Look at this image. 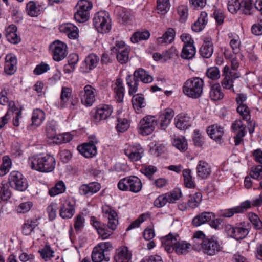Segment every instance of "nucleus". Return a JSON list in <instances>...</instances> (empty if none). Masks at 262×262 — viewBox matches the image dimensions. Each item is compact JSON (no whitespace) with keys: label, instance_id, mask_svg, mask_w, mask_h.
Returning a JSON list of instances; mask_svg holds the SVG:
<instances>
[{"label":"nucleus","instance_id":"1","mask_svg":"<svg viewBox=\"0 0 262 262\" xmlns=\"http://www.w3.org/2000/svg\"><path fill=\"white\" fill-rule=\"evenodd\" d=\"M104 217L107 219V225L98 221L95 216L91 217V223L103 239L108 238L115 230L119 224L117 212L108 205L102 207Z\"/></svg>","mask_w":262,"mask_h":262},{"label":"nucleus","instance_id":"2","mask_svg":"<svg viewBox=\"0 0 262 262\" xmlns=\"http://www.w3.org/2000/svg\"><path fill=\"white\" fill-rule=\"evenodd\" d=\"M162 246L168 253L173 251L179 254H184L188 252L191 244L186 241L179 239L177 234L171 233L162 238Z\"/></svg>","mask_w":262,"mask_h":262},{"label":"nucleus","instance_id":"3","mask_svg":"<svg viewBox=\"0 0 262 262\" xmlns=\"http://www.w3.org/2000/svg\"><path fill=\"white\" fill-rule=\"evenodd\" d=\"M204 86V82L202 78L194 77L187 79L184 82L182 90L187 97L192 99H198L203 94Z\"/></svg>","mask_w":262,"mask_h":262},{"label":"nucleus","instance_id":"4","mask_svg":"<svg viewBox=\"0 0 262 262\" xmlns=\"http://www.w3.org/2000/svg\"><path fill=\"white\" fill-rule=\"evenodd\" d=\"M29 164L32 169L42 172H50L55 169L56 161L54 157L46 155L29 159Z\"/></svg>","mask_w":262,"mask_h":262},{"label":"nucleus","instance_id":"5","mask_svg":"<svg viewBox=\"0 0 262 262\" xmlns=\"http://www.w3.org/2000/svg\"><path fill=\"white\" fill-rule=\"evenodd\" d=\"M117 186L121 191H129L133 193H138L142 188V183L138 177L130 176L121 179L118 182Z\"/></svg>","mask_w":262,"mask_h":262},{"label":"nucleus","instance_id":"6","mask_svg":"<svg viewBox=\"0 0 262 262\" xmlns=\"http://www.w3.org/2000/svg\"><path fill=\"white\" fill-rule=\"evenodd\" d=\"M111 20L109 14L105 11L97 12L93 18V25L98 32L106 33L111 29Z\"/></svg>","mask_w":262,"mask_h":262},{"label":"nucleus","instance_id":"7","mask_svg":"<svg viewBox=\"0 0 262 262\" xmlns=\"http://www.w3.org/2000/svg\"><path fill=\"white\" fill-rule=\"evenodd\" d=\"M77 11L74 14L76 21L82 23L88 21L90 17V11L93 8V3L89 0H80L77 5Z\"/></svg>","mask_w":262,"mask_h":262},{"label":"nucleus","instance_id":"8","mask_svg":"<svg viewBox=\"0 0 262 262\" xmlns=\"http://www.w3.org/2000/svg\"><path fill=\"white\" fill-rule=\"evenodd\" d=\"M10 186L20 191H24L28 188V183L23 175L17 171L11 172L9 176Z\"/></svg>","mask_w":262,"mask_h":262},{"label":"nucleus","instance_id":"9","mask_svg":"<svg viewBox=\"0 0 262 262\" xmlns=\"http://www.w3.org/2000/svg\"><path fill=\"white\" fill-rule=\"evenodd\" d=\"M54 60L59 62L62 60L68 54L66 43L58 40L53 42L50 46Z\"/></svg>","mask_w":262,"mask_h":262},{"label":"nucleus","instance_id":"10","mask_svg":"<svg viewBox=\"0 0 262 262\" xmlns=\"http://www.w3.org/2000/svg\"><path fill=\"white\" fill-rule=\"evenodd\" d=\"M111 50L117 54V60L120 63H126L128 61L129 50L125 46L124 42L117 41L115 46L111 47Z\"/></svg>","mask_w":262,"mask_h":262},{"label":"nucleus","instance_id":"11","mask_svg":"<svg viewBox=\"0 0 262 262\" xmlns=\"http://www.w3.org/2000/svg\"><path fill=\"white\" fill-rule=\"evenodd\" d=\"M223 72L224 77L221 82L222 86L224 89L233 90L234 80L239 77V73L237 71H231L227 66L224 67Z\"/></svg>","mask_w":262,"mask_h":262},{"label":"nucleus","instance_id":"12","mask_svg":"<svg viewBox=\"0 0 262 262\" xmlns=\"http://www.w3.org/2000/svg\"><path fill=\"white\" fill-rule=\"evenodd\" d=\"M156 117L154 116H147L142 119L140 122V130L143 136L150 134L154 130L157 125Z\"/></svg>","mask_w":262,"mask_h":262},{"label":"nucleus","instance_id":"13","mask_svg":"<svg viewBox=\"0 0 262 262\" xmlns=\"http://www.w3.org/2000/svg\"><path fill=\"white\" fill-rule=\"evenodd\" d=\"M225 231L231 237L236 240L243 239L248 235V230L243 226L234 227L231 225H225Z\"/></svg>","mask_w":262,"mask_h":262},{"label":"nucleus","instance_id":"14","mask_svg":"<svg viewBox=\"0 0 262 262\" xmlns=\"http://www.w3.org/2000/svg\"><path fill=\"white\" fill-rule=\"evenodd\" d=\"M222 247L219 243L213 239L205 238L202 243V249L204 253L208 255H214L221 250Z\"/></svg>","mask_w":262,"mask_h":262},{"label":"nucleus","instance_id":"15","mask_svg":"<svg viewBox=\"0 0 262 262\" xmlns=\"http://www.w3.org/2000/svg\"><path fill=\"white\" fill-rule=\"evenodd\" d=\"M95 89L90 85H86L84 90L79 93L82 103L86 106H91L95 101Z\"/></svg>","mask_w":262,"mask_h":262},{"label":"nucleus","instance_id":"16","mask_svg":"<svg viewBox=\"0 0 262 262\" xmlns=\"http://www.w3.org/2000/svg\"><path fill=\"white\" fill-rule=\"evenodd\" d=\"M75 202L72 200H66L61 205L59 213L60 216L64 219H71L75 213Z\"/></svg>","mask_w":262,"mask_h":262},{"label":"nucleus","instance_id":"17","mask_svg":"<svg viewBox=\"0 0 262 262\" xmlns=\"http://www.w3.org/2000/svg\"><path fill=\"white\" fill-rule=\"evenodd\" d=\"M144 149L139 144L128 147L124 150V154L133 162L140 160L144 155Z\"/></svg>","mask_w":262,"mask_h":262},{"label":"nucleus","instance_id":"18","mask_svg":"<svg viewBox=\"0 0 262 262\" xmlns=\"http://www.w3.org/2000/svg\"><path fill=\"white\" fill-rule=\"evenodd\" d=\"M99 58L95 54H90L84 59L80 68L82 73H89L98 65Z\"/></svg>","mask_w":262,"mask_h":262},{"label":"nucleus","instance_id":"19","mask_svg":"<svg viewBox=\"0 0 262 262\" xmlns=\"http://www.w3.org/2000/svg\"><path fill=\"white\" fill-rule=\"evenodd\" d=\"M113 112L112 106L107 104H101L97 107L94 118L97 121L106 120Z\"/></svg>","mask_w":262,"mask_h":262},{"label":"nucleus","instance_id":"20","mask_svg":"<svg viewBox=\"0 0 262 262\" xmlns=\"http://www.w3.org/2000/svg\"><path fill=\"white\" fill-rule=\"evenodd\" d=\"M17 70V58L15 55L9 54L6 56L4 71L8 75L13 74Z\"/></svg>","mask_w":262,"mask_h":262},{"label":"nucleus","instance_id":"21","mask_svg":"<svg viewBox=\"0 0 262 262\" xmlns=\"http://www.w3.org/2000/svg\"><path fill=\"white\" fill-rule=\"evenodd\" d=\"M132 254L126 247H120L116 249L114 256L116 262H129L131 259Z\"/></svg>","mask_w":262,"mask_h":262},{"label":"nucleus","instance_id":"22","mask_svg":"<svg viewBox=\"0 0 262 262\" xmlns=\"http://www.w3.org/2000/svg\"><path fill=\"white\" fill-rule=\"evenodd\" d=\"M101 188V185L96 182L83 184L79 187V193L81 195H92L98 192Z\"/></svg>","mask_w":262,"mask_h":262},{"label":"nucleus","instance_id":"23","mask_svg":"<svg viewBox=\"0 0 262 262\" xmlns=\"http://www.w3.org/2000/svg\"><path fill=\"white\" fill-rule=\"evenodd\" d=\"M174 115V111L171 108H167L160 114L159 120L160 121V128L161 129L165 130Z\"/></svg>","mask_w":262,"mask_h":262},{"label":"nucleus","instance_id":"24","mask_svg":"<svg viewBox=\"0 0 262 262\" xmlns=\"http://www.w3.org/2000/svg\"><path fill=\"white\" fill-rule=\"evenodd\" d=\"M77 150L81 155L87 158L93 157L96 155L97 152L96 146L89 143H85L78 146Z\"/></svg>","mask_w":262,"mask_h":262},{"label":"nucleus","instance_id":"25","mask_svg":"<svg viewBox=\"0 0 262 262\" xmlns=\"http://www.w3.org/2000/svg\"><path fill=\"white\" fill-rule=\"evenodd\" d=\"M201 56L205 58L211 57L213 52V45L211 39L206 38L199 50Z\"/></svg>","mask_w":262,"mask_h":262},{"label":"nucleus","instance_id":"26","mask_svg":"<svg viewBox=\"0 0 262 262\" xmlns=\"http://www.w3.org/2000/svg\"><path fill=\"white\" fill-rule=\"evenodd\" d=\"M215 217L214 214L210 212H203L195 216L192 221L194 226H199L206 222H210Z\"/></svg>","mask_w":262,"mask_h":262},{"label":"nucleus","instance_id":"27","mask_svg":"<svg viewBox=\"0 0 262 262\" xmlns=\"http://www.w3.org/2000/svg\"><path fill=\"white\" fill-rule=\"evenodd\" d=\"M133 77L137 80H140L144 83H150L153 81V77L148 72L143 68H138L136 69L133 74Z\"/></svg>","mask_w":262,"mask_h":262},{"label":"nucleus","instance_id":"28","mask_svg":"<svg viewBox=\"0 0 262 262\" xmlns=\"http://www.w3.org/2000/svg\"><path fill=\"white\" fill-rule=\"evenodd\" d=\"M197 176L202 179L207 178L211 174V168L208 163L201 160L196 167Z\"/></svg>","mask_w":262,"mask_h":262},{"label":"nucleus","instance_id":"29","mask_svg":"<svg viewBox=\"0 0 262 262\" xmlns=\"http://www.w3.org/2000/svg\"><path fill=\"white\" fill-rule=\"evenodd\" d=\"M17 27L14 25H10L5 30V35L7 39L11 43L17 44L20 41V37L16 33Z\"/></svg>","mask_w":262,"mask_h":262},{"label":"nucleus","instance_id":"30","mask_svg":"<svg viewBox=\"0 0 262 262\" xmlns=\"http://www.w3.org/2000/svg\"><path fill=\"white\" fill-rule=\"evenodd\" d=\"M176 127L180 130H185L191 126L190 118L186 115H180L174 118Z\"/></svg>","mask_w":262,"mask_h":262},{"label":"nucleus","instance_id":"31","mask_svg":"<svg viewBox=\"0 0 262 262\" xmlns=\"http://www.w3.org/2000/svg\"><path fill=\"white\" fill-rule=\"evenodd\" d=\"M175 35L176 32L174 30L171 28H169L163 34L162 36L157 38V43L159 45L171 43L174 39Z\"/></svg>","mask_w":262,"mask_h":262},{"label":"nucleus","instance_id":"32","mask_svg":"<svg viewBox=\"0 0 262 262\" xmlns=\"http://www.w3.org/2000/svg\"><path fill=\"white\" fill-rule=\"evenodd\" d=\"M207 132L210 138L216 141H220L224 134L223 128L217 124L209 126Z\"/></svg>","mask_w":262,"mask_h":262},{"label":"nucleus","instance_id":"33","mask_svg":"<svg viewBox=\"0 0 262 262\" xmlns=\"http://www.w3.org/2000/svg\"><path fill=\"white\" fill-rule=\"evenodd\" d=\"M132 102L133 108L137 113H141L142 109L146 105L144 97L141 94L133 95Z\"/></svg>","mask_w":262,"mask_h":262},{"label":"nucleus","instance_id":"34","mask_svg":"<svg viewBox=\"0 0 262 262\" xmlns=\"http://www.w3.org/2000/svg\"><path fill=\"white\" fill-rule=\"evenodd\" d=\"M61 32L67 34L70 39H76L78 36V29L72 24H66L60 27Z\"/></svg>","mask_w":262,"mask_h":262},{"label":"nucleus","instance_id":"35","mask_svg":"<svg viewBox=\"0 0 262 262\" xmlns=\"http://www.w3.org/2000/svg\"><path fill=\"white\" fill-rule=\"evenodd\" d=\"M207 22V13L205 11H202L197 21L192 25V30L195 32H199L205 28Z\"/></svg>","mask_w":262,"mask_h":262},{"label":"nucleus","instance_id":"36","mask_svg":"<svg viewBox=\"0 0 262 262\" xmlns=\"http://www.w3.org/2000/svg\"><path fill=\"white\" fill-rule=\"evenodd\" d=\"M45 119V113L40 109L34 110L31 118L32 123L31 126H35L36 127L40 126Z\"/></svg>","mask_w":262,"mask_h":262},{"label":"nucleus","instance_id":"37","mask_svg":"<svg viewBox=\"0 0 262 262\" xmlns=\"http://www.w3.org/2000/svg\"><path fill=\"white\" fill-rule=\"evenodd\" d=\"M39 222L37 219L27 220L22 226V232L25 235H29L34 229L38 225Z\"/></svg>","mask_w":262,"mask_h":262},{"label":"nucleus","instance_id":"38","mask_svg":"<svg viewBox=\"0 0 262 262\" xmlns=\"http://www.w3.org/2000/svg\"><path fill=\"white\" fill-rule=\"evenodd\" d=\"M114 91L117 101L119 102H122L124 95V88L123 86L122 80L120 78L116 79L114 84Z\"/></svg>","mask_w":262,"mask_h":262},{"label":"nucleus","instance_id":"39","mask_svg":"<svg viewBox=\"0 0 262 262\" xmlns=\"http://www.w3.org/2000/svg\"><path fill=\"white\" fill-rule=\"evenodd\" d=\"M92 259L93 262H102L103 260L108 261L110 258L99 247H95L92 253Z\"/></svg>","mask_w":262,"mask_h":262},{"label":"nucleus","instance_id":"40","mask_svg":"<svg viewBox=\"0 0 262 262\" xmlns=\"http://www.w3.org/2000/svg\"><path fill=\"white\" fill-rule=\"evenodd\" d=\"M71 95L72 90L71 88L66 86L62 88L60 97L61 102L59 106L60 108H63L67 106Z\"/></svg>","mask_w":262,"mask_h":262},{"label":"nucleus","instance_id":"41","mask_svg":"<svg viewBox=\"0 0 262 262\" xmlns=\"http://www.w3.org/2000/svg\"><path fill=\"white\" fill-rule=\"evenodd\" d=\"M196 53V49L194 44L191 43L189 45H184L181 56L185 59H192Z\"/></svg>","mask_w":262,"mask_h":262},{"label":"nucleus","instance_id":"42","mask_svg":"<svg viewBox=\"0 0 262 262\" xmlns=\"http://www.w3.org/2000/svg\"><path fill=\"white\" fill-rule=\"evenodd\" d=\"M210 98L213 101L221 100L224 97V94L221 92V86L219 83L213 84L209 93Z\"/></svg>","mask_w":262,"mask_h":262},{"label":"nucleus","instance_id":"43","mask_svg":"<svg viewBox=\"0 0 262 262\" xmlns=\"http://www.w3.org/2000/svg\"><path fill=\"white\" fill-rule=\"evenodd\" d=\"M41 6H36V4L33 2H29L26 6V11L27 14L31 17H36L41 12Z\"/></svg>","mask_w":262,"mask_h":262},{"label":"nucleus","instance_id":"44","mask_svg":"<svg viewBox=\"0 0 262 262\" xmlns=\"http://www.w3.org/2000/svg\"><path fill=\"white\" fill-rule=\"evenodd\" d=\"M183 176L184 178V184L188 188H194L195 187L194 182L192 179L191 170L185 169L183 171Z\"/></svg>","mask_w":262,"mask_h":262},{"label":"nucleus","instance_id":"45","mask_svg":"<svg viewBox=\"0 0 262 262\" xmlns=\"http://www.w3.org/2000/svg\"><path fill=\"white\" fill-rule=\"evenodd\" d=\"M126 83L128 86V93L130 95H133L138 91L139 81L132 77L131 75H128L126 78Z\"/></svg>","mask_w":262,"mask_h":262},{"label":"nucleus","instance_id":"46","mask_svg":"<svg viewBox=\"0 0 262 262\" xmlns=\"http://www.w3.org/2000/svg\"><path fill=\"white\" fill-rule=\"evenodd\" d=\"M202 200V194L200 192L195 193L189 196V199L187 201V205L191 208L197 207Z\"/></svg>","mask_w":262,"mask_h":262},{"label":"nucleus","instance_id":"47","mask_svg":"<svg viewBox=\"0 0 262 262\" xmlns=\"http://www.w3.org/2000/svg\"><path fill=\"white\" fill-rule=\"evenodd\" d=\"M149 36L150 33L147 30L143 32L137 31L133 34L130 40L133 43H137L141 40L147 39Z\"/></svg>","mask_w":262,"mask_h":262},{"label":"nucleus","instance_id":"48","mask_svg":"<svg viewBox=\"0 0 262 262\" xmlns=\"http://www.w3.org/2000/svg\"><path fill=\"white\" fill-rule=\"evenodd\" d=\"M66 186L62 181H59L56 185L51 188L49 191V194L51 196H54L64 192Z\"/></svg>","mask_w":262,"mask_h":262},{"label":"nucleus","instance_id":"49","mask_svg":"<svg viewBox=\"0 0 262 262\" xmlns=\"http://www.w3.org/2000/svg\"><path fill=\"white\" fill-rule=\"evenodd\" d=\"M46 135L48 138L54 140V141L57 140L56 126L54 122H51L47 124L46 127Z\"/></svg>","mask_w":262,"mask_h":262},{"label":"nucleus","instance_id":"50","mask_svg":"<svg viewBox=\"0 0 262 262\" xmlns=\"http://www.w3.org/2000/svg\"><path fill=\"white\" fill-rule=\"evenodd\" d=\"M165 195L168 203H174L181 197L182 193L180 189H177L166 193Z\"/></svg>","mask_w":262,"mask_h":262},{"label":"nucleus","instance_id":"51","mask_svg":"<svg viewBox=\"0 0 262 262\" xmlns=\"http://www.w3.org/2000/svg\"><path fill=\"white\" fill-rule=\"evenodd\" d=\"M172 144L180 151H185L187 149V143L186 139L182 137L173 140Z\"/></svg>","mask_w":262,"mask_h":262},{"label":"nucleus","instance_id":"52","mask_svg":"<svg viewBox=\"0 0 262 262\" xmlns=\"http://www.w3.org/2000/svg\"><path fill=\"white\" fill-rule=\"evenodd\" d=\"M157 10L161 14L166 13L170 8L169 0H157Z\"/></svg>","mask_w":262,"mask_h":262},{"label":"nucleus","instance_id":"53","mask_svg":"<svg viewBox=\"0 0 262 262\" xmlns=\"http://www.w3.org/2000/svg\"><path fill=\"white\" fill-rule=\"evenodd\" d=\"M241 11L246 15H251L252 9V0H243L241 1Z\"/></svg>","mask_w":262,"mask_h":262},{"label":"nucleus","instance_id":"54","mask_svg":"<svg viewBox=\"0 0 262 262\" xmlns=\"http://www.w3.org/2000/svg\"><path fill=\"white\" fill-rule=\"evenodd\" d=\"M11 166V161L8 156L3 158V163L0 167V176H4L9 171Z\"/></svg>","mask_w":262,"mask_h":262},{"label":"nucleus","instance_id":"55","mask_svg":"<svg viewBox=\"0 0 262 262\" xmlns=\"http://www.w3.org/2000/svg\"><path fill=\"white\" fill-rule=\"evenodd\" d=\"M41 257L46 261L50 260L52 257H54V251L51 249L49 245H46L45 247L40 251Z\"/></svg>","mask_w":262,"mask_h":262},{"label":"nucleus","instance_id":"56","mask_svg":"<svg viewBox=\"0 0 262 262\" xmlns=\"http://www.w3.org/2000/svg\"><path fill=\"white\" fill-rule=\"evenodd\" d=\"M249 219L254 228L257 230H260L262 228V222L257 214L253 213H250L249 214Z\"/></svg>","mask_w":262,"mask_h":262},{"label":"nucleus","instance_id":"57","mask_svg":"<svg viewBox=\"0 0 262 262\" xmlns=\"http://www.w3.org/2000/svg\"><path fill=\"white\" fill-rule=\"evenodd\" d=\"M241 2L238 0H231L228 2V9L231 13H236L238 11H241Z\"/></svg>","mask_w":262,"mask_h":262},{"label":"nucleus","instance_id":"58","mask_svg":"<svg viewBox=\"0 0 262 262\" xmlns=\"http://www.w3.org/2000/svg\"><path fill=\"white\" fill-rule=\"evenodd\" d=\"M206 76L212 80H215L220 77V73L218 68L216 67L209 68L206 72Z\"/></svg>","mask_w":262,"mask_h":262},{"label":"nucleus","instance_id":"59","mask_svg":"<svg viewBox=\"0 0 262 262\" xmlns=\"http://www.w3.org/2000/svg\"><path fill=\"white\" fill-rule=\"evenodd\" d=\"M157 170V167L152 165L145 166L140 169V171L150 179Z\"/></svg>","mask_w":262,"mask_h":262},{"label":"nucleus","instance_id":"60","mask_svg":"<svg viewBox=\"0 0 262 262\" xmlns=\"http://www.w3.org/2000/svg\"><path fill=\"white\" fill-rule=\"evenodd\" d=\"M11 193L7 185L3 183L0 185V198L3 200H7L11 196Z\"/></svg>","mask_w":262,"mask_h":262},{"label":"nucleus","instance_id":"61","mask_svg":"<svg viewBox=\"0 0 262 262\" xmlns=\"http://www.w3.org/2000/svg\"><path fill=\"white\" fill-rule=\"evenodd\" d=\"M237 111L242 116L243 119L248 120L249 119L250 111L246 104L238 105L237 108Z\"/></svg>","mask_w":262,"mask_h":262},{"label":"nucleus","instance_id":"62","mask_svg":"<svg viewBox=\"0 0 262 262\" xmlns=\"http://www.w3.org/2000/svg\"><path fill=\"white\" fill-rule=\"evenodd\" d=\"M129 127V124L127 119L125 118L118 119L117 128L119 132H124L128 129Z\"/></svg>","mask_w":262,"mask_h":262},{"label":"nucleus","instance_id":"63","mask_svg":"<svg viewBox=\"0 0 262 262\" xmlns=\"http://www.w3.org/2000/svg\"><path fill=\"white\" fill-rule=\"evenodd\" d=\"M193 141L194 145L196 147H200L202 146L203 144V137L199 130H194Z\"/></svg>","mask_w":262,"mask_h":262},{"label":"nucleus","instance_id":"64","mask_svg":"<svg viewBox=\"0 0 262 262\" xmlns=\"http://www.w3.org/2000/svg\"><path fill=\"white\" fill-rule=\"evenodd\" d=\"M49 70L50 66L49 64L44 62H41L36 67L33 72L34 74L39 75L47 72Z\"/></svg>","mask_w":262,"mask_h":262}]
</instances>
